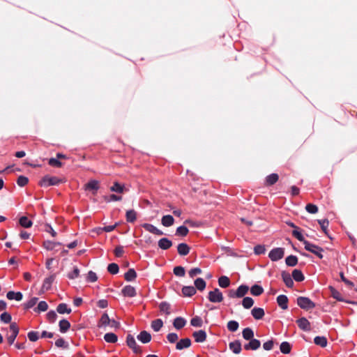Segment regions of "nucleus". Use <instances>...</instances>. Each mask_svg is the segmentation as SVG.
Returning a JSON list of instances; mask_svg holds the SVG:
<instances>
[{
  "mask_svg": "<svg viewBox=\"0 0 357 357\" xmlns=\"http://www.w3.org/2000/svg\"><path fill=\"white\" fill-rule=\"evenodd\" d=\"M63 182H64L63 179L59 178L56 176H45L40 181L39 184L42 187L47 188L51 185H58Z\"/></svg>",
  "mask_w": 357,
  "mask_h": 357,
  "instance_id": "obj_1",
  "label": "nucleus"
},
{
  "mask_svg": "<svg viewBox=\"0 0 357 357\" xmlns=\"http://www.w3.org/2000/svg\"><path fill=\"white\" fill-rule=\"evenodd\" d=\"M296 303L301 308L305 310H309L315 307V303L307 297L299 296L297 298Z\"/></svg>",
  "mask_w": 357,
  "mask_h": 357,
  "instance_id": "obj_2",
  "label": "nucleus"
},
{
  "mask_svg": "<svg viewBox=\"0 0 357 357\" xmlns=\"http://www.w3.org/2000/svg\"><path fill=\"white\" fill-rule=\"evenodd\" d=\"M305 249L316 256H317L319 259L323 258L322 252H324V249L318 245L312 244L310 242H304Z\"/></svg>",
  "mask_w": 357,
  "mask_h": 357,
  "instance_id": "obj_3",
  "label": "nucleus"
},
{
  "mask_svg": "<svg viewBox=\"0 0 357 357\" xmlns=\"http://www.w3.org/2000/svg\"><path fill=\"white\" fill-rule=\"evenodd\" d=\"M208 300L212 303H220L223 301V295L219 289L215 288L213 291L208 292Z\"/></svg>",
  "mask_w": 357,
  "mask_h": 357,
  "instance_id": "obj_4",
  "label": "nucleus"
},
{
  "mask_svg": "<svg viewBox=\"0 0 357 357\" xmlns=\"http://www.w3.org/2000/svg\"><path fill=\"white\" fill-rule=\"evenodd\" d=\"M284 250L282 248H277L271 250L268 254V257L273 261H276L283 258Z\"/></svg>",
  "mask_w": 357,
  "mask_h": 357,
  "instance_id": "obj_5",
  "label": "nucleus"
},
{
  "mask_svg": "<svg viewBox=\"0 0 357 357\" xmlns=\"http://www.w3.org/2000/svg\"><path fill=\"white\" fill-rule=\"evenodd\" d=\"M126 344L133 351L134 353L140 354L142 352L140 347L137 345L134 337L132 335L128 334L127 335Z\"/></svg>",
  "mask_w": 357,
  "mask_h": 357,
  "instance_id": "obj_6",
  "label": "nucleus"
},
{
  "mask_svg": "<svg viewBox=\"0 0 357 357\" xmlns=\"http://www.w3.org/2000/svg\"><path fill=\"white\" fill-rule=\"evenodd\" d=\"M192 337L196 342L202 343L206 341L207 335L205 331L199 330L197 331L193 332Z\"/></svg>",
  "mask_w": 357,
  "mask_h": 357,
  "instance_id": "obj_7",
  "label": "nucleus"
},
{
  "mask_svg": "<svg viewBox=\"0 0 357 357\" xmlns=\"http://www.w3.org/2000/svg\"><path fill=\"white\" fill-rule=\"evenodd\" d=\"M261 346V342L259 340L252 338L250 342L244 344V349L247 351L252 350L255 351L258 349Z\"/></svg>",
  "mask_w": 357,
  "mask_h": 357,
  "instance_id": "obj_8",
  "label": "nucleus"
},
{
  "mask_svg": "<svg viewBox=\"0 0 357 357\" xmlns=\"http://www.w3.org/2000/svg\"><path fill=\"white\" fill-rule=\"evenodd\" d=\"M142 227L147 231L152 233L155 235L161 236L163 235V232L155 227L154 225L149 223H144Z\"/></svg>",
  "mask_w": 357,
  "mask_h": 357,
  "instance_id": "obj_9",
  "label": "nucleus"
},
{
  "mask_svg": "<svg viewBox=\"0 0 357 357\" xmlns=\"http://www.w3.org/2000/svg\"><path fill=\"white\" fill-rule=\"evenodd\" d=\"M298 326L303 331H310V323L305 317H301L296 321Z\"/></svg>",
  "mask_w": 357,
  "mask_h": 357,
  "instance_id": "obj_10",
  "label": "nucleus"
},
{
  "mask_svg": "<svg viewBox=\"0 0 357 357\" xmlns=\"http://www.w3.org/2000/svg\"><path fill=\"white\" fill-rule=\"evenodd\" d=\"M121 293L124 296L126 297H134L137 294L135 287L131 285L125 286L122 289Z\"/></svg>",
  "mask_w": 357,
  "mask_h": 357,
  "instance_id": "obj_11",
  "label": "nucleus"
},
{
  "mask_svg": "<svg viewBox=\"0 0 357 357\" xmlns=\"http://www.w3.org/2000/svg\"><path fill=\"white\" fill-rule=\"evenodd\" d=\"M55 279V274H52L50 276L46 278L43 283L42 289L41 290L43 291H48L51 289L52 284L54 282Z\"/></svg>",
  "mask_w": 357,
  "mask_h": 357,
  "instance_id": "obj_12",
  "label": "nucleus"
},
{
  "mask_svg": "<svg viewBox=\"0 0 357 357\" xmlns=\"http://www.w3.org/2000/svg\"><path fill=\"white\" fill-rule=\"evenodd\" d=\"M191 346V340L190 338H183L177 342L176 349L177 350H182L183 349L189 348Z\"/></svg>",
  "mask_w": 357,
  "mask_h": 357,
  "instance_id": "obj_13",
  "label": "nucleus"
},
{
  "mask_svg": "<svg viewBox=\"0 0 357 357\" xmlns=\"http://www.w3.org/2000/svg\"><path fill=\"white\" fill-rule=\"evenodd\" d=\"M281 276L286 286L289 288H292L294 286V281L291 278L292 276H291V275L286 271H282Z\"/></svg>",
  "mask_w": 357,
  "mask_h": 357,
  "instance_id": "obj_14",
  "label": "nucleus"
},
{
  "mask_svg": "<svg viewBox=\"0 0 357 357\" xmlns=\"http://www.w3.org/2000/svg\"><path fill=\"white\" fill-rule=\"evenodd\" d=\"M277 303L282 310L288 308V298L285 295H280L277 297Z\"/></svg>",
  "mask_w": 357,
  "mask_h": 357,
  "instance_id": "obj_15",
  "label": "nucleus"
},
{
  "mask_svg": "<svg viewBox=\"0 0 357 357\" xmlns=\"http://www.w3.org/2000/svg\"><path fill=\"white\" fill-rule=\"evenodd\" d=\"M229 347L235 354H240L242 350L241 344L239 340H235L230 342L229 344Z\"/></svg>",
  "mask_w": 357,
  "mask_h": 357,
  "instance_id": "obj_16",
  "label": "nucleus"
},
{
  "mask_svg": "<svg viewBox=\"0 0 357 357\" xmlns=\"http://www.w3.org/2000/svg\"><path fill=\"white\" fill-rule=\"evenodd\" d=\"M137 337L141 342L144 344L149 342L151 340V334L146 331L140 332Z\"/></svg>",
  "mask_w": 357,
  "mask_h": 357,
  "instance_id": "obj_17",
  "label": "nucleus"
},
{
  "mask_svg": "<svg viewBox=\"0 0 357 357\" xmlns=\"http://www.w3.org/2000/svg\"><path fill=\"white\" fill-rule=\"evenodd\" d=\"M251 314L252 317L257 320L261 319L265 314L264 310L261 307H254L251 310Z\"/></svg>",
  "mask_w": 357,
  "mask_h": 357,
  "instance_id": "obj_18",
  "label": "nucleus"
},
{
  "mask_svg": "<svg viewBox=\"0 0 357 357\" xmlns=\"http://www.w3.org/2000/svg\"><path fill=\"white\" fill-rule=\"evenodd\" d=\"M190 247L185 243H181L178 245V253L181 256H185L190 252Z\"/></svg>",
  "mask_w": 357,
  "mask_h": 357,
  "instance_id": "obj_19",
  "label": "nucleus"
},
{
  "mask_svg": "<svg viewBox=\"0 0 357 357\" xmlns=\"http://www.w3.org/2000/svg\"><path fill=\"white\" fill-rule=\"evenodd\" d=\"M279 179V176L278 174L273 173L266 176L265 181V185L266 186H271L274 185Z\"/></svg>",
  "mask_w": 357,
  "mask_h": 357,
  "instance_id": "obj_20",
  "label": "nucleus"
},
{
  "mask_svg": "<svg viewBox=\"0 0 357 357\" xmlns=\"http://www.w3.org/2000/svg\"><path fill=\"white\" fill-rule=\"evenodd\" d=\"M85 190H95L97 191L99 188V182L96 180H91L89 181L85 185H84ZM96 192H93V194H96Z\"/></svg>",
  "mask_w": 357,
  "mask_h": 357,
  "instance_id": "obj_21",
  "label": "nucleus"
},
{
  "mask_svg": "<svg viewBox=\"0 0 357 357\" xmlns=\"http://www.w3.org/2000/svg\"><path fill=\"white\" fill-rule=\"evenodd\" d=\"M329 289H330V291H331V296L333 298H334L335 299H336L337 301H344V302H347V303H349V301H345L342 298L341 294L337 290H336L334 287H333L332 286L329 287ZM350 303H353L350 302Z\"/></svg>",
  "mask_w": 357,
  "mask_h": 357,
  "instance_id": "obj_22",
  "label": "nucleus"
},
{
  "mask_svg": "<svg viewBox=\"0 0 357 357\" xmlns=\"http://www.w3.org/2000/svg\"><path fill=\"white\" fill-rule=\"evenodd\" d=\"M185 324H186L185 319L181 317H176V319H174V320L173 321V326L177 330H180V329L183 328Z\"/></svg>",
  "mask_w": 357,
  "mask_h": 357,
  "instance_id": "obj_23",
  "label": "nucleus"
},
{
  "mask_svg": "<svg viewBox=\"0 0 357 357\" xmlns=\"http://www.w3.org/2000/svg\"><path fill=\"white\" fill-rule=\"evenodd\" d=\"M172 245V242L167 238H162L158 241V246L162 250H167Z\"/></svg>",
  "mask_w": 357,
  "mask_h": 357,
  "instance_id": "obj_24",
  "label": "nucleus"
},
{
  "mask_svg": "<svg viewBox=\"0 0 357 357\" xmlns=\"http://www.w3.org/2000/svg\"><path fill=\"white\" fill-rule=\"evenodd\" d=\"M6 297L9 300L15 299L17 301H20L23 298V295L20 291L15 292L13 291H10L7 293Z\"/></svg>",
  "mask_w": 357,
  "mask_h": 357,
  "instance_id": "obj_25",
  "label": "nucleus"
},
{
  "mask_svg": "<svg viewBox=\"0 0 357 357\" xmlns=\"http://www.w3.org/2000/svg\"><path fill=\"white\" fill-rule=\"evenodd\" d=\"M61 245V243L51 241H45L43 244L44 248H45L47 250H53L56 249L57 246H60Z\"/></svg>",
  "mask_w": 357,
  "mask_h": 357,
  "instance_id": "obj_26",
  "label": "nucleus"
},
{
  "mask_svg": "<svg viewBox=\"0 0 357 357\" xmlns=\"http://www.w3.org/2000/svg\"><path fill=\"white\" fill-rule=\"evenodd\" d=\"M126 219L128 222H134L137 220V212L134 209L126 211Z\"/></svg>",
  "mask_w": 357,
  "mask_h": 357,
  "instance_id": "obj_27",
  "label": "nucleus"
},
{
  "mask_svg": "<svg viewBox=\"0 0 357 357\" xmlns=\"http://www.w3.org/2000/svg\"><path fill=\"white\" fill-rule=\"evenodd\" d=\"M160 311L165 313L166 315L171 314V305L169 303L163 301L159 305Z\"/></svg>",
  "mask_w": 357,
  "mask_h": 357,
  "instance_id": "obj_28",
  "label": "nucleus"
},
{
  "mask_svg": "<svg viewBox=\"0 0 357 357\" xmlns=\"http://www.w3.org/2000/svg\"><path fill=\"white\" fill-rule=\"evenodd\" d=\"M182 294L184 296H192L196 294V289L192 286H185L182 288Z\"/></svg>",
  "mask_w": 357,
  "mask_h": 357,
  "instance_id": "obj_29",
  "label": "nucleus"
},
{
  "mask_svg": "<svg viewBox=\"0 0 357 357\" xmlns=\"http://www.w3.org/2000/svg\"><path fill=\"white\" fill-rule=\"evenodd\" d=\"M174 219L171 215H166L162 218L161 223L165 227H170L174 225Z\"/></svg>",
  "mask_w": 357,
  "mask_h": 357,
  "instance_id": "obj_30",
  "label": "nucleus"
},
{
  "mask_svg": "<svg viewBox=\"0 0 357 357\" xmlns=\"http://www.w3.org/2000/svg\"><path fill=\"white\" fill-rule=\"evenodd\" d=\"M137 278V273L134 268H130L125 274L124 278L128 282L133 281Z\"/></svg>",
  "mask_w": 357,
  "mask_h": 357,
  "instance_id": "obj_31",
  "label": "nucleus"
},
{
  "mask_svg": "<svg viewBox=\"0 0 357 357\" xmlns=\"http://www.w3.org/2000/svg\"><path fill=\"white\" fill-rule=\"evenodd\" d=\"M195 289L199 291H204L206 288V283L205 280L201 278H197L194 282Z\"/></svg>",
  "mask_w": 357,
  "mask_h": 357,
  "instance_id": "obj_32",
  "label": "nucleus"
},
{
  "mask_svg": "<svg viewBox=\"0 0 357 357\" xmlns=\"http://www.w3.org/2000/svg\"><path fill=\"white\" fill-rule=\"evenodd\" d=\"M109 324H110V319H109L108 314L107 313H104L101 316V318L99 320L98 326V327H102V326L105 327L107 326H109Z\"/></svg>",
  "mask_w": 357,
  "mask_h": 357,
  "instance_id": "obj_33",
  "label": "nucleus"
},
{
  "mask_svg": "<svg viewBox=\"0 0 357 357\" xmlns=\"http://www.w3.org/2000/svg\"><path fill=\"white\" fill-rule=\"evenodd\" d=\"M56 311L59 314H70L72 310L70 307H68L67 304L66 303H60L57 305Z\"/></svg>",
  "mask_w": 357,
  "mask_h": 357,
  "instance_id": "obj_34",
  "label": "nucleus"
},
{
  "mask_svg": "<svg viewBox=\"0 0 357 357\" xmlns=\"http://www.w3.org/2000/svg\"><path fill=\"white\" fill-rule=\"evenodd\" d=\"M59 326L60 332L64 333L70 328V324L68 320L62 319L59 321Z\"/></svg>",
  "mask_w": 357,
  "mask_h": 357,
  "instance_id": "obj_35",
  "label": "nucleus"
},
{
  "mask_svg": "<svg viewBox=\"0 0 357 357\" xmlns=\"http://www.w3.org/2000/svg\"><path fill=\"white\" fill-rule=\"evenodd\" d=\"M291 276L294 278V280H295L296 282H302L305 279V276L301 272V271L298 269H294L292 271Z\"/></svg>",
  "mask_w": 357,
  "mask_h": 357,
  "instance_id": "obj_36",
  "label": "nucleus"
},
{
  "mask_svg": "<svg viewBox=\"0 0 357 357\" xmlns=\"http://www.w3.org/2000/svg\"><path fill=\"white\" fill-rule=\"evenodd\" d=\"M243 337L246 340H250L254 338V332L250 328H245L242 331Z\"/></svg>",
  "mask_w": 357,
  "mask_h": 357,
  "instance_id": "obj_37",
  "label": "nucleus"
},
{
  "mask_svg": "<svg viewBox=\"0 0 357 357\" xmlns=\"http://www.w3.org/2000/svg\"><path fill=\"white\" fill-rule=\"evenodd\" d=\"M218 284L222 288H227L230 285V280L227 276H221L218 279Z\"/></svg>",
  "mask_w": 357,
  "mask_h": 357,
  "instance_id": "obj_38",
  "label": "nucleus"
},
{
  "mask_svg": "<svg viewBox=\"0 0 357 357\" xmlns=\"http://www.w3.org/2000/svg\"><path fill=\"white\" fill-rule=\"evenodd\" d=\"M264 292V289L262 287L258 284L253 285L250 289V293L252 295L255 296H258L262 294Z\"/></svg>",
  "mask_w": 357,
  "mask_h": 357,
  "instance_id": "obj_39",
  "label": "nucleus"
},
{
  "mask_svg": "<svg viewBox=\"0 0 357 357\" xmlns=\"http://www.w3.org/2000/svg\"><path fill=\"white\" fill-rule=\"evenodd\" d=\"M249 288L248 286L242 284L238 287L236 289V295L237 298L243 297L248 291Z\"/></svg>",
  "mask_w": 357,
  "mask_h": 357,
  "instance_id": "obj_40",
  "label": "nucleus"
},
{
  "mask_svg": "<svg viewBox=\"0 0 357 357\" xmlns=\"http://www.w3.org/2000/svg\"><path fill=\"white\" fill-rule=\"evenodd\" d=\"M104 340L108 343H115L118 340V337L113 333H107L105 334Z\"/></svg>",
  "mask_w": 357,
  "mask_h": 357,
  "instance_id": "obj_41",
  "label": "nucleus"
},
{
  "mask_svg": "<svg viewBox=\"0 0 357 357\" xmlns=\"http://www.w3.org/2000/svg\"><path fill=\"white\" fill-rule=\"evenodd\" d=\"M315 344L319 345L321 347H325L327 345V339L324 336H317L314 339Z\"/></svg>",
  "mask_w": 357,
  "mask_h": 357,
  "instance_id": "obj_42",
  "label": "nucleus"
},
{
  "mask_svg": "<svg viewBox=\"0 0 357 357\" xmlns=\"http://www.w3.org/2000/svg\"><path fill=\"white\" fill-rule=\"evenodd\" d=\"M280 351L284 354L291 352V345L288 342H282L280 346Z\"/></svg>",
  "mask_w": 357,
  "mask_h": 357,
  "instance_id": "obj_43",
  "label": "nucleus"
},
{
  "mask_svg": "<svg viewBox=\"0 0 357 357\" xmlns=\"http://www.w3.org/2000/svg\"><path fill=\"white\" fill-rule=\"evenodd\" d=\"M19 222L24 228H29L32 226V222L26 216L21 217Z\"/></svg>",
  "mask_w": 357,
  "mask_h": 357,
  "instance_id": "obj_44",
  "label": "nucleus"
},
{
  "mask_svg": "<svg viewBox=\"0 0 357 357\" xmlns=\"http://www.w3.org/2000/svg\"><path fill=\"white\" fill-rule=\"evenodd\" d=\"M48 309V305L45 301H40L38 306L34 308V311L36 312H45Z\"/></svg>",
  "mask_w": 357,
  "mask_h": 357,
  "instance_id": "obj_45",
  "label": "nucleus"
},
{
  "mask_svg": "<svg viewBox=\"0 0 357 357\" xmlns=\"http://www.w3.org/2000/svg\"><path fill=\"white\" fill-rule=\"evenodd\" d=\"M288 266H295L298 264V258L294 255H289L285 259Z\"/></svg>",
  "mask_w": 357,
  "mask_h": 357,
  "instance_id": "obj_46",
  "label": "nucleus"
},
{
  "mask_svg": "<svg viewBox=\"0 0 357 357\" xmlns=\"http://www.w3.org/2000/svg\"><path fill=\"white\" fill-rule=\"evenodd\" d=\"M162 326L163 322L160 319H155L151 322V327L156 332L159 331Z\"/></svg>",
  "mask_w": 357,
  "mask_h": 357,
  "instance_id": "obj_47",
  "label": "nucleus"
},
{
  "mask_svg": "<svg viewBox=\"0 0 357 357\" xmlns=\"http://www.w3.org/2000/svg\"><path fill=\"white\" fill-rule=\"evenodd\" d=\"M125 190V186L119 183L118 182H115L114 185L110 187V190L115 192L123 193Z\"/></svg>",
  "mask_w": 357,
  "mask_h": 357,
  "instance_id": "obj_48",
  "label": "nucleus"
},
{
  "mask_svg": "<svg viewBox=\"0 0 357 357\" xmlns=\"http://www.w3.org/2000/svg\"><path fill=\"white\" fill-rule=\"evenodd\" d=\"M227 327L230 332H235L238 330L239 324L236 321L231 320L228 321Z\"/></svg>",
  "mask_w": 357,
  "mask_h": 357,
  "instance_id": "obj_49",
  "label": "nucleus"
},
{
  "mask_svg": "<svg viewBox=\"0 0 357 357\" xmlns=\"http://www.w3.org/2000/svg\"><path fill=\"white\" fill-rule=\"evenodd\" d=\"M254 304V300L250 297H245L242 301V305L244 308L249 309Z\"/></svg>",
  "mask_w": 357,
  "mask_h": 357,
  "instance_id": "obj_50",
  "label": "nucleus"
},
{
  "mask_svg": "<svg viewBox=\"0 0 357 357\" xmlns=\"http://www.w3.org/2000/svg\"><path fill=\"white\" fill-rule=\"evenodd\" d=\"M189 232L188 227L185 226H180L176 229V235L181 236H186Z\"/></svg>",
  "mask_w": 357,
  "mask_h": 357,
  "instance_id": "obj_51",
  "label": "nucleus"
},
{
  "mask_svg": "<svg viewBox=\"0 0 357 357\" xmlns=\"http://www.w3.org/2000/svg\"><path fill=\"white\" fill-rule=\"evenodd\" d=\"M318 222L320 225L321 228L323 230V231L324 232V234L328 236V229H327L328 227V225H329L328 220L327 219L319 220Z\"/></svg>",
  "mask_w": 357,
  "mask_h": 357,
  "instance_id": "obj_52",
  "label": "nucleus"
},
{
  "mask_svg": "<svg viewBox=\"0 0 357 357\" xmlns=\"http://www.w3.org/2000/svg\"><path fill=\"white\" fill-rule=\"evenodd\" d=\"M119 268L117 264L116 263H112L109 264L107 266V271L110 273L111 274H116L119 273Z\"/></svg>",
  "mask_w": 357,
  "mask_h": 357,
  "instance_id": "obj_53",
  "label": "nucleus"
},
{
  "mask_svg": "<svg viewBox=\"0 0 357 357\" xmlns=\"http://www.w3.org/2000/svg\"><path fill=\"white\" fill-rule=\"evenodd\" d=\"M173 272L175 275L178 277H183L185 274V268L181 266H175L174 268Z\"/></svg>",
  "mask_w": 357,
  "mask_h": 357,
  "instance_id": "obj_54",
  "label": "nucleus"
},
{
  "mask_svg": "<svg viewBox=\"0 0 357 357\" xmlns=\"http://www.w3.org/2000/svg\"><path fill=\"white\" fill-rule=\"evenodd\" d=\"M190 324L195 327H201L203 321L201 317L196 316L190 320Z\"/></svg>",
  "mask_w": 357,
  "mask_h": 357,
  "instance_id": "obj_55",
  "label": "nucleus"
},
{
  "mask_svg": "<svg viewBox=\"0 0 357 357\" xmlns=\"http://www.w3.org/2000/svg\"><path fill=\"white\" fill-rule=\"evenodd\" d=\"M48 164L52 167H61L63 165V163L59 160V159L51 158L49 159Z\"/></svg>",
  "mask_w": 357,
  "mask_h": 357,
  "instance_id": "obj_56",
  "label": "nucleus"
},
{
  "mask_svg": "<svg viewBox=\"0 0 357 357\" xmlns=\"http://www.w3.org/2000/svg\"><path fill=\"white\" fill-rule=\"evenodd\" d=\"M104 200L106 202H116V201H121L122 199V197L121 196H118V195H116L114 194H112V195H110L109 197L108 196H105L104 197Z\"/></svg>",
  "mask_w": 357,
  "mask_h": 357,
  "instance_id": "obj_57",
  "label": "nucleus"
},
{
  "mask_svg": "<svg viewBox=\"0 0 357 357\" xmlns=\"http://www.w3.org/2000/svg\"><path fill=\"white\" fill-rule=\"evenodd\" d=\"M306 211L309 213L314 214L318 212V207L313 204H307L305 206Z\"/></svg>",
  "mask_w": 357,
  "mask_h": 357,
  "instance_id": "obj_58",
  "label": "nucleus"
},
{
  "mask_svg": "<svg viewBox=\"0 0 357 357\" xmlns=\"http://www.w3.org/2000/svg\"><path fill=\"white\" fill-rule=\"evenodd\" d=\"M29 182V179L27 177L24 176H20L17 179V183L20 187L25 186Z\"/></svg>",
  "mask_w": 357,
  "mask_h": 357,
  "instance_id": "obj_59",
  "label": "nucleus"
},
{
  "mask_svg": "<svg viewBox=\"0 0 357 357\" xmlns=\"http://www.w3.org/2000/svg\"><path fill=\"white\" fill-rule=\"evenodd\" d=\"M0 319L3 322L8 324L11 321L12 317L9 313L5 312L1 314Z\"/></svg>",
  "mask_w": 357,
  "mask_h": 357,
  "instance_id": "obj_60",
  "label": "nucleus"
},
{
  "mask_svg": "<svg viewBox=\"0 0 357 357\" xmlns=\"http://www.w3.org/2000/svg\"><path fill=\"white\" fill-rule=\"evenodd\" d=\"M38 300V298L36 297H33V298H31L29 301H27L26 303L24 304V308L25 309L31 308L36 304Z\"/></svg>",
  "mask_w": 357,
  "mask_h": 357,
  "instance_id": "obj_61",
  "label": "nucleus"
},
{
  "mask_svg": "<svg viewBox=\"0 0 357 357\" xmlns=\"http://www.w3.org/2000/svg\"><path fill=\"white\" fill-rule=\"evenodd\" d=\"M55 345L57 347L63 348V349H68V344L63 339L59 338L55 342Z\"/></svg>",
  "mask_w": 357,
  "mask_h": 357,
  "instance_id": "obj_62",
  "label": "nucleus"
},
{
  "mask_svg": "<svg viewBox=\"0 0 357 357\" xmlns=\"http://www.w3.org/2000/svg\"><path fill=\"white\" fill-rule=\"evenodd\" d=\"M27 337L29 340L31 342H36L38 340V332L37 331H30L27 334Z\"/></svg>",
  "mask_w": 357,
  "mask_h": 357,
  "instance_id": "obj_63",
  "label": "nucleus"
},
{
  "mask_svg": "<svg viewBox=\"0 0 357 357\" xmlns=\"http://www.w3.org/2000/svg\"><path fill=\"white\" fill-rule=\"evenodd\" d=\"M56 318L57 314L54 311L51 310L47 312V319L50 323H54L56 321Z\"/></svg>",
  "mask_w": 357,
  "mask_h": 357,
  "instance_id": "obj_64",
  "label": "nucleus"
}]
</instances>
